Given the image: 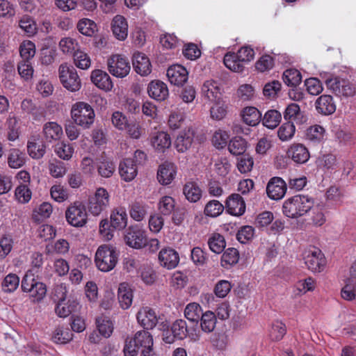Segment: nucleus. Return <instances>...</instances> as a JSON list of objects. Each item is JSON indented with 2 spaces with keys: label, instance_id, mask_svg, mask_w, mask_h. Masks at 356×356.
Returning <instances> with one entry per match:
<instances>
[{
  "label": "nucleus",
  "instance_id": "59",
  "mask_svg": "<svg viewBox=\"0 0 356 356\" xmlns=\"http://www.w3.org/2000/svg\"><path fill=\"white\" fill-rule=\"evenodd\" d=\"M97 170L100 176L108 178L111 177L115 170V165L111 161L104 159L97 165Z\"/></svg>",
  "mask_w": 356,
  "mask_h": 356
},
{
  "label": "nucleus",
  "instance_id": "18",
  "mask_svg": "<svg viewBox=\"0 0 356 356\" xmlns=\"http://www.w3.org/2000/svg\"><path fill=\"white\" fill-rule=\"evenodd\" d=\"M159 261L161 266L170 270L175 268L178 265L179 256L172 248H163L159 252Z\"/></svg>",
  "mask_w": 356,
  "mask_h": 356
},
{
  "label": "nucleus",
  "instance_id": "52",
  "mask_svg": "<svg viewBox=\"0 0 356 356\" xmlns=\"http://www.w3.org/2000/svg\"><path fill=\"white\" fill-rule=\"evenodd\" d=\"M213 102L214 104L210 108L211 118L215 120H222L227 115V106L220 100Z\"/></svg>",
  "mask_w": 356,
  "mask_h": 356
},
{
  "label": "nucleus",
  "instance_id": "21",
  "mask_svg": "<svg viewBox=\"0 0 356 356\" xmlns=\"http://www.w3.org/2000/svg\"><path fill=\"white\" fill-rule=\"evenodd\" d=\"M227 211L233 216H239L245 211V204L243 197L238 194H232L227 199L225 202Z\"/></svg>",
  "mask_w": 356,
  "mask_h": 356
},
{
  "label": "nucleus",
  "instance_id": "56",
  "mask_svg": "<svg viewBox=\"0 0 356 356\" xmlns=\"http://www.w3.org/2000/svg\"><path fill=\"white\" fill-rule=\"evenodd\" d=\"M231 168L232 165L227 157H218L214 161V170L221 177L228 175Z\"/></svg>",
  "mask_w": 356,
  "mask_h": 356
},
{
  "label": "nucleus",
  "instance_id": "1",
  "mask_svg": "<svg viewBox=\"0 0 356 356\" xmlns=\"http://www.w3.org/2000/svg\"><path fill=\"white\" fill-rule=\"evenodd\" d=\"M314 199L308 195H294L284 202L282 211L288 218H298L309 211L314 207Z\"/></svg>",
  "mask_w": 356,
  "mask_h": 356
},
{
  "label": "nucleus",
  "instance_id": "57",
  "mask_svg": "<svg viewBox=\"0 0 356 356\" xmlns=\"http://www.w3.org/2000/svg\"><path fill=\"white\" fill-rule=\"evenodd\" d=\"M239 259V254L235 248H228L222 254L221 257V264L223 267L227 268L229 266L236 264Z\"/></svg>",
  "mask_w": 356,
  "mask_h": 356
},
{
  "label": "nucleus",
  "instance_id": "17",
  "mask_svg": "<svg viewBox=\"0 0 356 356\" xmlns=\"http://www.w3.org/2000/svg\"><path fill=\"white\" fill-rule=\"evenodd\" d=\"M286 191V185L284 181L280 177L270 179L266 187L268 196L274 200L282 199Z\"/></svg>",
  "mask_w": 356,
  "mask_h": 356
},
{
  "label": "nucleus",
  "instance_id": "20",
  "mask_svg": "<svg viewBox=\"0 0 356 356\" xmlns=\"http://www.w3.org/2000/svg\"><path fill=\"white\" fill-rule=\"evenodd\" d=\"M167 76L172 84L181 86L188 80V72L184 66L173 65L168 69Z\"/></svg>",
  "mask_w": 356,
  "mask_h": 356
},
{
  "label": "nucleus",
  "instance_id": "47",
  "mask_svg": "<svg viewBox=\"0 0 356 356\" xmlns=\"http://www.w3.org/2000/svg\"><path fill=\"white\" fill-rule=\"evenodd\" d=\"M282 79L288 86H296L300 83L302 75L298 70L290 68L284 72Z\"/></svg>",
  "mask_w": 356,
  "mask_h": 356
},
{
  "label": "nucleus",
  "instance_id": "43",
  "mask_svg": "<svg viewBox=\"0 0 356 356\" xmlns=\"http://www.w3.org/2000/svg\"><path fill=\"white\" fill-rule=\"evenodd\" d=\"M286 332L285 325L282 321L276 320L271 323L268 329V336L272 341H277L283 338Z\"/></svg>",
  "mask_w": 356,
  "mask_h": 356
},
{
  "label": "nucleus",
  "instance_id": "6",
  "mask_svg": "<svg viewBox=\"0 0 356 356\" xmlns=\"http://www.w3.org/2000/svg\"><path fill=\"white\" fill-rule=\"evenodd\" d=\"M106 64L109 73L117 78L126 77L131 70L129 59L122 54H116L110 56Z\"/></svg>",
  "mask_w": 356,
  "mask_h": 356
},
{
  "label": "nucleus",
  "instance_id": "46",
  "mask_svg": "<svg viewBox=\"0 0 356 356\" xmlns=\"http://www.w3.org/2000/svg\"><path fill=\"white\" fill-rule=\"evenodd\" d=\"M70 243L64 238H59L56 240L53 245H47V253H55L60 255L66 254L70 250Z\"/></svg>",
  "mask_w": 356,
  "mask_h": 356
},
{
  "label": "nucleus",
  "instance_id": "39",
  "mask_svg": "<svg viewBox=\"0 0 356 356\" xmlns=\"http://www.w3.org/2000/svg\"><path fill=\"white\" fill-rule=\"evenodd\" d=\"M264 127L270 129L276 128L282 120V114L277 110L266 111L261 118Z\"/></svg>",
  "mask_w": 356,
  "mask_h": 356
},
{
  "label": "nucleus",
  "instance_id": "34",
  "mask_svg": "<svg viewBox=\"0 0 356 356\" xmlns=\"http://www.w3.org/2000/svg\"><path fill=\"white\" fill-rule=\"evenodd\" d=\"M118 300L123 309L129 308L132 304L133 291L127 283H121L118 288Z\"/></svg>",
  "mask_w": 356,
  "mask_h": 356
},
{
  "label": "nucleus",
  "instance_id": "5",
  "mask_svg": "<svg viewBox=\"0 0 356 356\" xmlns=\"http://www.w3.org/2000/svg\"><path fill=\"white\" fill-rule=\"evenodd\" d=\"M59 80L63 86L70 92H76L81 87V79L76 70L64 63L60 65L58 68Z\"/></svg>",
  "mask_w": 356,
  "mask_h": 356
},
{
  "label": "nucleus",
  "instance_id": "58",
  "mask_svg": "<svg viewBox=\"0 0 356 356\" xmlns=\"http://www.w3.org/2000/svg\"><path fill=\"white\" fill-rule=\"evenodd\" d=\"M229 151L234 155L242 154L246 149V142L241 137L232 138L228 145Z\"/></svg>",
  "mask_w": 356,
  "mask_h": 356
},
{
  "label": "nucleus",
  "instance_id": "25",
  "mask_svg": "<svg viewBox=\"0 0 356 356\" xmlns=\"http://www.w3.org/2000/svg\"><path fill=\"white\" fill-rule=\"evenodd\" d=\"M119 173L121 178L127 182L134 179L138 174V169L134 159L127 158L122 161L119 165Z\"/></svg>",
  "mask_w": 356,
  "mask_h": 356
},
{
  "label": "nucleus",
  "instance_id": "60",
  "mask_svg": "<svg viewBox=\"0 0 356 356\" xmlns=\"http://www.w3.org/2000/svg\"><path fill=\"white\" fill-rule=\"evenodd\" d=\"M302 117L300 108L297 104L291 103L286 108L284 112L285 120H293L298 122Z\"/></svg>",
  "mask_w": 356,
  "mask_h": 356
},
{
  "label": "nucleus",
  "instance_id": "45",
  "mask_svg": "<svg viewBox=\"0 0 356 356\" xmlns=\"http://www.w3.org/2000/svg\"><path fill=\"white\" fill-rule=\"evenodd\" d=\"M224 64L230 70L235 72H241L243 71L245 64L240 61L235 53H227L224 57Z\"/></svg>",
  "mask_w": 356,
  "mask_h": 356
},
{
  "label": "nucleus",
  "instance_id": "54",
  "mask_svg": "<svg viewBox=\"0 0 356 356\" xmlns=\"http://www.w3.org/2000/svg\"><path fill=\"white\" fill-rule=\"evenodd\" d=\"M316 286V280L311 277L302 280H300L296 283L295 286L296 289L297 291L296 294L300 296L302 294H305L309 291H314Z\"/></svg>",
  "mask_w": 356,
  "mask_h": 356
},
{
  "label": "nucleus",
  "instance_id": "41",
  "mask_svg": "<svg viewBox=\"0 0 356 356\" xmlns=\"http://www.w3.org/2000/svg\"><path fill=\"white\" fill-rule=\"evenodd\" d=\"M186 198L191 202H197L202 197V190L195 182L186 183L183 189Z\"/></svg>",
  "mask_w": 356,
  "mask_h": 356
},
{
  "label": "nucleus",
  "instance_id": "48",
  "mask_svg": "<svg viewBox=\"0 0 356 356\" xmlns=\"http://www.w3.org/2000/svg\"><path fill=\"white\" fill-rule=\"evenodd\" d=\"M296 127L292 122L282 124L277 131V136L282 142L291 140L295 134Z\"/></svg>",
  "mask_w": 356,
  "mask_h": 356
},
{
  "label": "nucleus",
  "instance_id": "8",
  "mask_svg": "<svg viewBox=\"0 0 356 356\" xmlns=\"http://www.w3.org/2000/svg\"><path fill=\"white\" fill-rule=\"evenodd\" d=\"M110 195L106 189L102 187L97 188L95 193L88 200V209L93 216H99L108 206Z\"/></svg>",
  "mask_w": 356,
  "mask_h": 356
},
{
  "label": "nucleus",
  "instance_id": "31",
  "mask_svg": "<svg viewBox=\"0 0 356 356\" xmlns=\"http://www.w3.org/2000/svg\"><path fill=\"white\" fill-rule=\"evenodd\" d=\"M193 140V133L190 131H181L175 141V147L179 152H186L191 147Z\"/></svg>",
  "mask_w": 356,
  "mask_h": 356
},
{
  "label": "nucleus",
  "instance_id": "2",
  "mask_svg": "<svg viewBox=\"0 0 356 356\" xmlns=\"http://www.w3.org/2000/svg\"><path fill=\"white\" fill-rule=\"evenodd\" d=\"M326 88L340 98H349L355 95L356 86L348 79L329 74L326 72L321 74Z\"/></svg>",
  "mask_w": 356,
  "mask_h": 356
},
{
  "label": "nucleus",
  "instance_id": "16",
  "mask_svg": "<svg viewBox=\"0 0 356 356\" xmlns=\"http://www.w3.org/2000/svg\"><path fill=\"white\" fill-rule=\"evenodd\" d=\"M137 321L145 329H153L158 323V316L154 309L144 307L138 312Z\"/></svg>",
  "mask_w": 356,
  "mask_h": 356
},
{
  "label": "nucleus",
  "instance_id": "28",
  "mask_svg": "<svg viewBox=\"0 0 356 356\" xmlns=\"http://www.w3.org/2000/svg\"><path fill=\"white\" fill-rule=\"evenodd\" d=\"M317 111L323 115L332 114L336 111V105L330 95L320 96L315 102Z\"/></svg>",
  "mask_w": 356,
  "mask_h": 356
},
{
  "label": "nucleus",
  "instance_id": "13",
  "mask_svg": "<svg viewBox=\"0 0 356 356\" xmlns=\"http://www.w3.org/2000/svg\"><path fill=\"white\" fill-rule=\"evenodd\" d=\"M36 52L35 44L30 40H24V81H28L33 77V68L31 63Z\"/></svg>",
  "mask_w": 356,
  "mask_h": 356
},
{
  "label": "nucleus",
  "instance_id": "3",
  "mask_svg": "<svg viewBox=\"0 0 356 356\" xmlns=\"http://www.w3.org/2000/svg\"><path fill=\"white\" fill-rule=\"evenodd\" d=\"M118 256V252L113 245L103 244L99 245L96 250L95 264L99 270L109 272L115 267Z\"/></svg>",
  "mask_w": 356,
  "mask_h": 356
},
{
  "label": "nucleus",
  "instance_id": "26",
  "mask_svg": "<svg viewBox=\"0 0 356 356\" xmlns=\"http://www.w3.org/2000/svg\"><path fill=\"white\" fill-rule=\"evenodd\" d=\"M111 29L116 39L124 41L128 35V24L122 15H116L111 23Z\"/></svg>",
  "mask_w": 356,
  "mask_h": 356
},
{
  "label": "nucleus",
  "instance_id": "19",
  "mask_svg": "<svg viewBox=\"0 0 356 356\" xmlns=\"http://www.w3.org/2000/svg\"><path fill=\"white\" fill-rule=\"evenodd\" d=\"M147 92L152 99L159 102L165 100L169 95L167 85L159 80L152 81L148 84Z\"/></svg>",
  "mask_w": 356,
  "mask_h": 356
},
{
  "label": "nucleus",
  "instance_id": "62",
  "mask_svg": "<svg viewBox=\"0 0 356 356\" xmlns=\"http://www.w3.org/2000/svg\"><path fill=\"white\" fill-rule=\"evenodd\" d=\"M8 164L13 169H18L22 166V152L20 149H10L8 156Z\"/></svg>",
  "mask_w": 356,
  "mask_h": 356
},
{
  "label": "nucleus",
  "instance_id": "51",
  "mask_svg": "<svg viewBox=\"0 0 356 356\" xmlns=\"http://www.w3.org/2000/svg\"><path fill=\"white\" fill-rule=\"evenodd\" d=\"M77 29L79 31L86 36H92L97 31L96 24L89 19H81L78 24Z\"/></svg>",
  "mask_w": 356,
  "mask_h": 356
},
{
  "label": "nucleus",
  "instance_id": "33",
  "mask_svg": "<svg viewBox=\"0 0 356 356\" xmlns=\"http://www.w3.org/2000/svg\"><path fill=\"white\" fill-rule=\"evenodd\" d=\"M27 151L33 159H40L45 153V145L39 137H33L28 142Z\"/></svg>",
  "mask_w": 356,
  "mask_h": 356
},
{
  "label": "nucleus",
  "instance_id": "24",
  "mask_svg": "<svg viewBox=\"0 0 356 356\" xmlns=\"http://www.w3.org/2000/svg\"><path fill=\"white\" fill-rule=\"evenodd\" d=\"M27 277L28 275H26L24 277V281L26 282L25 285L24 284V292H29L33 301L41 300L46 295V286L35 280H32V282L29 284L27 282Z\"/></svg>",
  "mask_w": 356,
  "mask_h": 356
},
{
  "label": "nucleus",
  "instance_id": "22",
  "mask_svg": "<svg viewBox=\"0 0 356 356\" xmlns=\"http://www.w3.org/2000/svg\"><path fill=\"white\" fill-rule=\"evenodd\" d=\"M127 245L135 249H140L145 244V234L139 229L129 228L124 235Z\"/></svg>",
  "mask_w": 356,
  "mask_h": 356
},
{
  "label": "nucleus",
  "instance_id": "23",
  "mask_svg": "<svg viewBox=\"0 0 356 356\" xmlns=\"http://www.w3.org/2000/svg\"><path fill=\"white\" fill-rule=\"evenodd\" d=\"M92 82L99 89L106 92L111 91L113 87L110 76L102 70H95L90 75Z\"/></svg>",
  "mask_w": 356,
  "mask_h": 356
},
{
  "label": "nucleus",
  "instance_id": "30",
  "mask_svg": "<svg viewBox=\"0 0 356 356\" xmlns=\"http://www.w3.org/2000/svg\"><path fill=\"white\" fill-rule=\"evenodd\" d=\"M316 163L318 167L325 172H332L339 167V162L335 155L332 154H324L321 155Z\"/></svg>",
  "mask_w": 356,
  "mask_h": 356
},
{
  "label": "nucleus",
  "instance_id": "49",
  "mask_svg": "<svg viewBox=\"0 0 356 356\" xmlns=\"http://www.w3.org/2000/svg\"><path fill=\"white\" fill-rule=\"evenodd\" d=\"M79 44L77 41L70 37L63 38L59 42L60 51L65 54H74L78 51Z\"/></svg>",
  "mask_w": 356,
  "mask_h": 356
},
{
  "label": "nucleus",
  "instance_id": "64",
  "mask_svg": "<svg viewBox=\"0 0 356 356\" xmlns=\"http://www.w3.org/2000/svg\"><path fill=\"white\" fill-rule=\"evenodd\" d=\"M224 210V206L218 200L209 202L204 208V213L211 217H217Z\"/></svg>",
  "mask_w": 356,
  "mask_h": 356
},
{
  "label": "nucleus",
  "instance_id": "12",
  "mask_svg": "<svg viewBox=\"0 0 356 356\" xmlns=\"http://www.w3.org/2000/svg\"><path fill=\"white\" fill-rule=\"evenodd\" d=\"M177 172L176 165L172 162H164L159 165L156 178L159 183L166 186L175 179Z\"/></svg>",
  "mask_w": 356,
  "mask_h": 356
},
{
  "label": "nucleus",
  "instance_id": "42",
  "mask_svg": "<svg viewBox=\"0 0 356 356\" xmlns=\"http://www.w3.org/2000/svg\"><path fill=\"white\" fill-rule=\"evenodd\" d=\"M54 152L60 159L69 161L73 156L74 148L72 145L62 141L55 145Z\"/></svg>",
  "mask_w": 356,
  "mask_h": 356
},
{
  "label": "nucleus",
  "instance_id": "14",
  "mask_svg": "<svg viewBox=\"0 0 356 356\" xmlns=\"http://www.w3.org/2000/svg\"><path fill=\"white\" fill-rule=\"evenodd\" d=\"M132 64L136 72L145 76L152 72V64L149 58L143 52L136 51L132 56Z\"/></svg>",
  "mask_w": 356,
  "mask_h": 356
},
{
  "label": "nucleus",
  "instance_id": "53",
  "mask_svg": "<svg viewBox=\"0 0 356 356\" xmlns=\"http://www.w3.org/2000/svg\"><path fill=\"white\" fill-rule=\"evenodd\" d=\"M325 129L320 125H314L307 130V140L313 143H319L322 141L325 136Z\"/></svg>",
  "mask_w": 356,
  "mask_h": 356
},
{
  "label": "nucleus",
  "instance_id": "7",
  "mask_svg": "<svg viewBox=\"0 0 356 356\" xmlns=\"http://www.w3.org/2000/svg\"><path fill=\"white\" fill-rule=\"evenodd\" d=\"M303 259L307 268L313 273L323 270L326 261L321 250L316 247H309L303 252Z\"/></svg>",
  "mask_w": 356,
  "mask_h": 356
},
{
  "label": "nucleus",
  "instance_id": "44",
  "mask_svg": "<svg viewBox=\"0 0 356 356\" xmlns=\"http://www.w3.org/2000/svg\"><path fill=\"white\" fill-rule=\"evenodd\" d=\"M73 334L67 327H57L51 337L52 341L56 343H67L72 339Z\"/></svg>",
  "mask_w": 356,
  "mask_h": 356
},
{
  "label": "nucleus",
  "instance_id": "32",
  "mask_svg": "<svg viewBox=\"0 0 356 356\" xmlns=\"http://www.w3.org/2000/svg\"><path fill=\"white\" fill-rule=\"evenodd\" d=\"M43 134L46 140L49 142L58 140L63 134V128L55 122H49L44 124Z\"/></svg>",
  "mask_w": 356,
  "mask_h": 356
},
{
  "label": "nucleus",
  "instance_id": "10",
  "mask_svg": "<svg viewBox=\"0 0 356 356\" xmlns=\"http://www.w3.org/2000/svg\"><path fill=\"white\" fill-rule=\"evenodd\" d=\"M56 291L62 294L59 297L60 301L55 308V312L59 317L65 318L76 310L78 302L75 300L65 302L67 292L65 286L63 284L58 286Z\"/></svg>",
  "mask_w": 356,
  "mask_h": 356
},
{
  "label": "nucleus",
  "instance_id": "9",
  "mask_svg": "<svg viewBox=\"0 0 356 356\" xmlns=\"http://www.w3.org/2000/svg\"><path fill=\"white\" fill-rule=\"evenodd\" d=\"M65 218L67 222L73 227L84 226L88 219L86 207L81 202H75L66 210Z\"/></svg>",
  "mask_w": 356,
  "mask_h": 356
},
{
  "label": "nucleus",
  "instance_id": "55",
  "mask_svg": "<svg viewBox=\"0 0 356 356\" xmlns=\"http://www.w3.org/2000/svg\"><path fill=\"white\" fill-rule=\"evenodd\" d=\"M210 250L216 254L221 253L225 248L224 237L219 234H213L209 239Z\"/></svg>",
  "mask_w": 356,
  "mask_h": 356
},
{
  "label": "nucleus",
  "instance_id": "27",
  "mask_svg": "<svg viewBox=\"0 0 356 356\" xmlns=\"http://www.w3.org/2000/svg\"><path fill=\"white\" fill-rule=\"evenodd\" d=\"M243 122L251 127H255L261 120V113L254 106H246L241 112Z\"/></svg>",
  "mask_w": 356,
  "mask_h": 356
},
{
  "label": "nucleus",
  "instance_id": "4",
  "mask_svg": "<svg viewBox=\"0 0 356 356\" xmlns=\"http://www.w3.org/2000/svg\"><path fill=\"white\" fill-rule=\"evenodd\" d=\"M95 117L94 109L88 103L79 102L72 106V119L76 125L83 129H89L92 125Z\"/></svg>",
  "mask_w": 356,
  "mask_h": 356
},
{
  "label": "nucleus",
  "instance_id": "11",
  "mask_svg": "<svg viewBox=\"0 0 356 356\" xmlns=\"http://www.w3.org/2000/svg\"><path fill=\"white\" fill-rule=\"evenodd\" d=\"M151 147L157 153H165L172 145V140L167 131L153 132L149 137Z\"/></svg>",
  "mask_w": 356,
  "mask_h": 356
},
{
  "label": "nucleus",
  "instance_id": "38",
  "mask_svg": "<svg viewBox=\"0 0 356 356\" xmlns=\"http://www.w3.org/2000/svg\"><path fill=\"white\" fill-rule=\"evenodd\" d=\"M53 212V207L49 202H44L40 204L33 211L32 218L35 222H41L49 218Z\"/></svg>",
  "mask_w": 356,
  "mask_h": 356
},
{
  "label": "nucleus",
  "instance_id": "37",
  "mask_svg": "<svg viewBox=\"0 0 356 356\" xmlns=\"http://www.w3.org/2000/svg\"><path fill=\"white\" fill-rule=\"evenodd\" d=\"M203 313L204 312L200 305L195 302L187 304L184 311V317L188 321L195 323L199 322V320Z\"/></svg>",
  "mask_w": 356,
  "mask_h": 356
},
{
  "label": "nucleus",
  "instance_id": "50",
  "mask_svg": "<svg viewBox=\"0 0 356 356\" xmlns=\"http://www.w3.org/2000/svg\"><path fill=\"white\" fill-rule=\"evenodd\" d=\"M96 323L97 329L102 336L104 337L111 336L113 331V324L108 317L102 316L97 318Z\"/></svg>",
  "mask_w": 356,
  "mask_h": 356
},
{
  "label": "nucleus",
  "instance_id": "61",
  "mask_svg": "<svg viewBox=\"0 0 356 356\" xmlns=\"http://www.w3.org/2000/svg\"><path fill=\"white\" fill-rule=\"evenodd\" d=\"M186 322L183 319L176 320L171 327L174 337L178 339H183L186 337Z\"/></svg>",
  "mask_w": 356,
  "mask_h": 356
},
{
  "label": "nucleus",
  "instance_id": "36",
  "mask_svg": "<svg viewBox=\"0 0 356 356\" xmlns=\"http://www.w3.org/2000/svg\"><path fill=\"white\" fill-rule=\"evenodd\" d=\"M199 321L201 330L205 333H211L216 326V315L214 312L207 310L202 314Z\"/></svg>",
  "mask_w": 356,
  "mask_h": 356
},
{
  "label": "nucleus",
  "instance_id": "40",
  "mask_svg": "<svg viewBox=\"0 0 356 356\" xmlns=\"http://www.w3.org/2000/svg\"><path fill=\"white\" fill-rule=\"evenodd\" d=\"M132 339L138 348H142L143 349H150L153 346L152 337L147 331L145 330L137 332Z\"/></svg>",
  "mask_w": 356,
  "mask_h": 356
},
{
  "label": "nucleus",
  "instance_id": "63",
  "mask_svg": "<svg viewBox=\"0 0 356 356\" xmlns=\"http://www.w3.org/2000/svg\"><path fill=\"white\" fill-rule=\"evenodd\" d=\"M74 61L75 65L81 70H87L91 65L90 58L86 53L81 51H76L74 53Z\"/></svg>",
  "mask_w": 356,
  "mask_h": 356
},
{
  "label": "nucleus",
  "instance_id": "15",
  "mask_svg": "<svg viewBox=\"0 0 356 356\" xmlns=\"http://www.w3.org/2000/svg\"><path fill=\"white\" fill-rule=\"evenodd\" d=\"M289 159L298 164H303L308 161L310 154L307 147L301 143L291 144L286 152Z\"/></svg>",
  "mask_w": 356,
  "mask_h": 356
},
{
  "label": "nucleus",
  "instance_id": "35",
  "mask_svg": "<svg viewBox=\"0 0 356 356\" xmlns=\"http://www.w3.org/2000/svg\"><path fill=\"white\" fill-rule=\"evenodd\" d=\"M111 225L117 229H122L127 225V214L122 207L114 209L111 214Z\"/></svg>",
  "mask_w": 356,
  "mask_h": 356
},
{
  "label": "nucleus",
  "instance_id": "29",
  "mask_svg": "<svg viewBox=\"0 0 356 356\" xmlns=\"http://www.w3.org/2000/svg\"><path fill=\"white\" fill-rule=\"evenodd\" d=\"M202 90L204 97L209 101L217 102L220 100L221 92L218 82L213 80L205 81Z\"/></svg>",
  "mask_w": 356,
  "mask_h": 356
}]
</instances>
